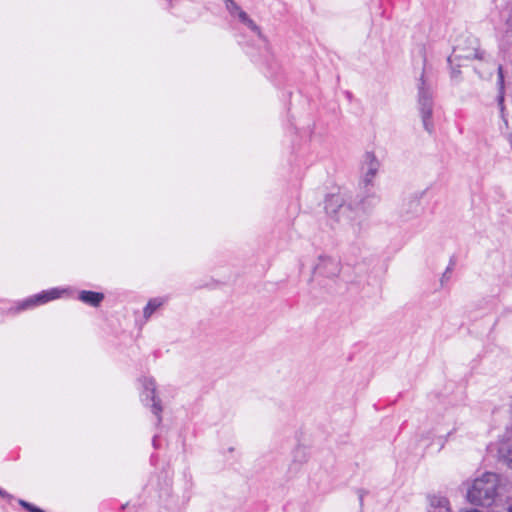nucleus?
Here are the masks:
<instances>
[{"instance_id":"obj_1","label":"nucleus","mask_w":512,"mask_h":512,"mask_svg":"<svg viewBox=\"0 0 512 512\" xmlns=\"http://www.w3.org/2000/svg\"><path fill=\"white\" fill-rule=\"evenodd\" d=\"M378 201V196L367 190V194L359 200L355 208H352L344 204L341 196L331 195L325 201V210L330 217L341 223L346 232L358 235L365 222L363 214L371 212Z\"/></svg>"},{"instance_id":"obj_2","label":"nucleus","mask_w":512,"mask_h":512,"mask_svg":"<svg viewBox=\"0 0 512 512\" xmlns=\"http://www.w3.org/2000/svg\"><path fill=\"white\" fill-rule=\"evenodd\" d=\"M498 488L499 476L487 472L474 480L467 492V498L473 504L484 506L500 494Z\"/></svg>"},{"instance_id":"obj_3","label":"nucleus","mask_w":512,"mask_h":512,"mask_svg":"<svg viewBox=\"0 0 512 512\" xmlns=\"http://www.w3.org/2000/svg\"><path fill=\"white\" fill-rule=\"evenodd\" d=\"M418 107L421 115L424 129L431 134L434 130V124L432 121L433 113V99L431 85L425 78V72L421 73L418 82Z\"/></svg>"},{"instance_id":"obj_4","label":"nucleus","mask_w":512,"mask_h":512,"mask_svg":"<svg viewBox=\"0 0 512 512\" xmlns=\"http://www.w3.org/2000/svg\"><path fill=\"white\" fill-rule=\"evenodd\" d=\"M482 52L479 50L478 40L473 36H467L460 40L453 48L452 54L448 57L450 65L454 63L460 67L462 61L471 59H482Z\"/></svg>"},{"instance_id":"obj_5","label":"nucleus","mask_w":512,"mask_h":512,"mask_svg":"<svg viewBox=\"0 0 512 512\" xmlns=\"http://www.w3.org/2000/svg\"><path fill=\"white\" fill-rule=\"evenodd\" d=\"M340 272L341 263L339 259L328 255H320L313 268V274L315 276L325 278H335Z\"/></svg>"},{"instance_id":"obj_6","label":"nucleus","mask_w":512,"mask_h":512,"mask_svg":"<svg viewBox=\"0 0 512 512\" xmlns=\"http://www.w3.org/2000/svg\"><path fill=\"white\" fill-rule=\"evenodd\" d=\"M380 168V163L376 156L372 152H366L364 156V162L362 165L363 176L361 179V185L367 188L373 184V180Z\"/></svg>"},{"instance_id":"obj_7","label":"nucleus","mask_w":512,"mask_h":512,"mask_svg":"<svg viewBox=\"0 0 512 512\" xmlns=\"http://www.w3.org/2000/svg\"><path fill=\"white\" fill-rule=\"evenodd\" d=\"M142 386L144 389V394L147 399H150L152 404V413L157 417V425H159L162 421L161 412L162 406L160 400L156 397V383L152 378H143Z\"/></svg>"},{"instance_id":"obj_8","label":"nucleus","mask_w":512,"mask_h":512,"mask_svg":"<svg viewBox=\"0 0 512 512\" xmlns=\"http://www.w3.org/2000/svg\"><path fill=\"white\" fill-rule=\"evenodd\" d=\"M59 296H60V291L58 289H51L49 291H43L42 293L34 295V296L28 298L27 300H25L21 304L20 308L26 309L28 307L41 305V304L47 303L50 300L57 299V298H59Z\"/></svg>"},{"instance_id":"obj_9","label":"nucleus","mask_w":512,"mask_h":512,"mask_svg":"<svg viewBox=\"0 0 512 512\" xmlns=\"http://www.w3.org/2000/svg\"><path fill=\"white\" fill-rule=\"evenodd\" d=\"M484 507L482 512H512V498L497 494V497Z\"/></svg>"},{"instance_id":"obj_10","label":"nucleus","mask_w":512,"mask_h":512,"mask_svg":"<svg viewBox=\"0 0 512 512\" xmlns=\"http://www.w3.org/2000/svg\"><path fill=\"white\" fill-rule=\"evenodd\" d=\"M498 457L508 468L512 469V435L502 439L498 447Z\"/></svg>"},{"instance_id":"obj_11","label":"nucleus","mask_w":512,"mask_h":512,"mask_svg":"<svg viewBox=\"0 0 512 512\" xmlns=\"http://www.w3.org/2000/svg\"><path fill=\"white\" fill-rule=\"evenodd\" d=\"M428 512H452L447 498L433 495L429 497Z\"/></svg>"},{"instance_id":"obj_12","label":"nucleus","mask_w":512,"mask_h":512,"mask_svg":"<svg viewBox=\"0 0 512 512\" xmlns=\"http://www.w3.org/2000/svg\"><path fill=\"white\" fill-rule=\"evenodd\" d=\"M78 298L85 304H88L92 307H98L104 299V294L100 292L82 290L79 293Z\"/></svg>"},{"instance_id":"obj_13","label":"nucleus","mask_w":512,"mask_h":512,"mask_svg":"<svg viewBox=\"0 0 512 512\" xmlns=\"http://www.w3.org/2000/svg\"><path fill=\"white\" fill-rule=\"evenodd\" d=\"M237 15L242 23H244L253 32L257 33V35L261 36L260 27L247 15L245 11L239 10V13Z\"/></svg>"},{"instance_id":"obj_14","label":"nucleus","mask_w":512,"mask_h":512,"mask_svg":"<svg viewBox=\"0 0 512 512\" xmlns=\"http://www.w3.org/2000/svg\"><path fill=\"white\" fill-rule=\"evenodd\" d=\"M162 304L163 301L158 298L149 300L143 311L144 317L148 319Z\"/></svg>"},{"instance_id":"obj_15","label":"nucleus","mask_w":512,"mask_h":512,"mask_svg":"<svg viewBox=\"0 0 512 512\" xmlns=\"http://www.w3.org/2000/svg\"><path fill=\"white\" fill-rule=\"evenodd\" d=\"M498 84H499V95L497 97V100H498V105H499V108H500V112L501 114L503 115V110H504V106H503V101H504V95H503V89H504V79H503V75H502V67L501 66H498Z\"/></svg>"},{"instance_id":"obj_16","label":"nucleus","mask_w":512,"mask_h":512,"mask_svg":"<svg viewBox=\"0 0 512 512\" xmlns=\"http://www.w3.org/2000/svg\"><path fill=\"white\" fill-rule=\"evenodd\" d=\"M226 8L230 14H238L239 10H242L239 5L233 0H226Z\"/></svg>"},{"instance_id":"obj_17","label":"nucleus","mask_w":512,"mask_h":512,"mask_svg":"<svg viewBox=\"0 0 512 512\" xmlns=\"http://www.w3.org/2000/svg\"><path fill=\"white\" fill-rule=\"evenodd\" d=\"M19 504H20L24 509H26V510H27V511H29V512H45V511H43L42 509H40V508H38V507L34 506L33 504H31V503H29V502H27V501H25V500H21V499H20V500H19Z\"/></svg>"},{"instance_id":"obj_18","label":"nucleus","mask_w":512,"mask_h":512,"mask_svg":"<svg viewBox=\"0 0 512 512\" xmlns=\"http://www.w3.org/2000/svg\"><path fill=\"white\" fill-rule=\"evenodd\" d=\"M452 269H453V264L451 263L450 266L447 267V269L445 270V272L442 274V276L440 278L441 286H444L445 283L449 281L450 273H451Z\"/></svg>"},{"instance_id":"obj_19","label":"nucleus","mask_w":512,"mask_h":512,"mask_svg":"<svg viewBox=\"0 0 512 512\" xmlns=\"http://www.w3.org/2000/svg\"><path fill=\"white\" fill-rule=\"evenodd\" d=\"M505 33L512 36V8L505 23Z\"/></svg>"},{"instance_id":"obj_20","label":"nucleus","mask_w":512,"mask_h":512,"mask_svg":"<svg viewBox=\"0 0 512 512\" xmlns=\"http://www.w3.org/2000/svg\"><path fill=\"white\" fill-rule=\"evenodd\" d=\"M0 497L2 498H7V499H12V496L10 494H8L6 491L0 489Z\"/></svg>"},{"instance_id":"obj_21","label":"nucleus","mask_w":512,"mask_h":512,"mask_svg":"<svg viewBox=\"0 0 512 512\" xmlns=\"http://www.w3.org/2000/svg\"><path fill=\"white\" fill-rule=\"evenodd\" d=\"M412 205L415 208V210H417V208L419 206V202L417 200H414V201H412Z\"/></svg>"}]
</instances>
